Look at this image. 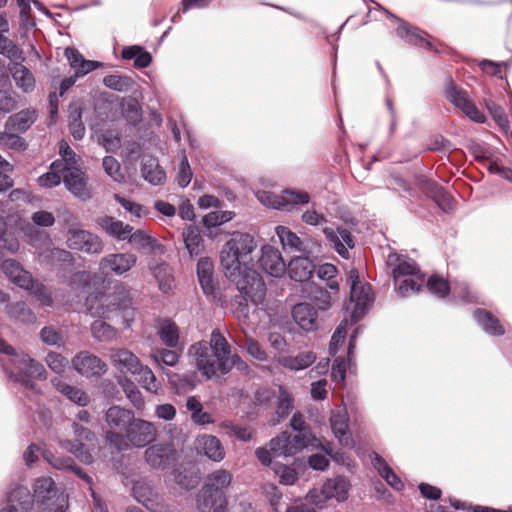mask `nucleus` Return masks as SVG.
I'll return each instance as SVG.
<instances>
[{"instance_id": "nucleus-1", "label": "nucleus", "mask_w": 512, "mask_h": 512, "mask_svg": "<svg viewBox=\"0 0 512 512\" xmlns=\"http://www.w3.org/2000/svg\"><path fill=\"white\" fill-rule=\"evenodd\" d=\"M188 354L207 379L226 375L234 366L239 370L247 368V364L238 354H232L230 344L218 329L212 331L209 342L199 341L192 344Z\"/></svg>"}, {"instance_id": "nucleus-2", "label": "nucleus", "mask_w": 512, "mask_h": 512, "mask_svg": "<svg viewBox=\"0 0 512 512\" xmlns=\"http://www.w3.org/2000/svg\"><path fill=\"white\" fill-rule=\"evenodd\" d=\"M290 426L293 429L292 433L284 431L270 440L269 445L275 454L293 456L305 448L321 446L327 454L333 456L331 445L329 443L325 446L321 445L320 440L311 432L300 412H296L292 416Z\"/></svg>"}, {"instance_id": "nucleus-3", "label": "nucleus", "mask_w": 512, "mask_h": 512, "mask_svg": "<svg viewBox=\"0 0 512 512\" xmlns=\"http://www.w3.org/2000/svg\"><path fill=\"white\" fill-rule=\"evenodd\" d=\"M257 247L254 237L248 233L235 232L224 244L220 253V262L224 274L229 279H235L239 275L241 267L249 266L252 261V253Z\"/></svg>"}, {"instance_id": "nucleus-4", "label": "nucleus", "mask_w": 512, "mask_h": 512, "mask_svg": "<svg viewBox=\"0 0 512 512\" xmlns=\"http://www.w3.org/2000/svg\"><path fill=\"white\" fill-rule=\"evenodd\" d=\"M233 474L226 469H217L207 475L197 499L200 512H227L225 490L231 485Z\"/></svg>"}, {"instance_id": "nucleus-5", "label": "nucleus", "mask_w": 512, "mask_h": 512, "mask_svg": "<svg viewBox=\"0 0 512 512\" xmlns=\"http://www.w3.org/2000/svg\"><path fill=\"white\" fill-rule=\"evenodd\" d=\"M157 429L152 422L133 418L125 433L108 431L106 438L118 450L128 449L130 446L142 448L156 439Z\"/></svg>"}, {"instance_id": "nucleus-6", "label": "nucleus", "mask_w": 512, "mask_h": 512, "mask_svg": "<svg viewBox=\"0 0 512 512\" xmlns=\"http://www.w3.org/2000/svg\"><path fill=\"white\" fill-rule=\"evenodd\" d=\"M105 307L107 309V319L111 314L121 313L122 319L127 327L134 320L135 308L129 288L120 283L113 287V291L104 297Z\"/></svg>"}, {"instance_id": "nucleus-7", "label": "nucleus", "mask_w": 512, "mask_h": 512, "mask_svg": "<svg viewBox=\"0 0 512 512\" xmlns=\"http://www.w3.org/2000/svg\"><path fill=\"white\" fill-rule=\"evenodd\" d=\"M180 456L181 452L171 441L152 444L144 452L146 463L151 468L161 471L173 468Z\"/></svg>"}, {"instance_id": "nucleus-8", "label": "nucleus", "mask_w": 512, "mask_h": 512, "mask_svg": "<svg viewBox=\"0 0 512 512\" xmlns=\"http://www.w3.org/2000/svg\"><path fill=\"white\" fill-rule=\"evenodd\" d=\"M348 276L351 281L350 301L354 303L351 316L352 321L357 322L373 301L371 286L369 284H361L357 269H351Z\"/></svg>"}, {"instance_id": "nucleus-9", "label": "nucleus", "mask_w": 512, "mask_h": 512, "mask_svg": "<svg viewBox=\"0 0 512 512\" xmlns=\"http://www.w3.org/2000/svg\"><path fill=\"white\" fill-rule=\"evenodd\" d=\"M230 280L236 283L241 294H245L253 302L260 301L265 295L266 286L262 277L249 266L241 267L239 275Z\"/></svg>"}, {"instance_id": "nucleus-10", "label": "nucleus", "mask_w": 512, "mask_h": 512, "mask_svg": "<svg viewBox=\"0 0 512 512\" xmlns=\"http://www.w3.org/2000/svg\"><path fill=\"white\" fill-rule=\"evenodd\" d=\"M259 200L271 207L283 211H291L297 205H304L310 202V195L306 191L286 189L282 194L263 193Z\"/></svg>"}, {"instance_id": "nucleus-11", "label": "nucleus", "mask_w": 512, "mask_h": 512, "mask_svg": "<svg viewBox=\"0 0 512 512\" xmlns=\"http://www.w3.org/2000/svg\"><path fill=\"white\" fill-rule=\"evenodd\" d=\"M447 99L459 110L462 111L471 121L476 123H485L486 117L475 103L470 99L466 90L451 83L446 91Z\"/></svg>"}, {"instance_id": "nucleus-12", "label": "nucleus", "mask_w": 512, "mask_h": 512, "mask_svg": "<svg viewBox=\"0 0 512 512\" xmlns=\"http://www.w3.org/2000/svg\"><path fill=\"white\" fill-rule=\"evenodd\" d=\"M66 243L70 249L89 254H99L104 248L99 236L83 229L70 228L67 231Z\"/></svg>"}, {"instance_id": "nucleus-13", "label": "nucleus", "mask_w": 512, "mask_h": 512, "mask_svg": "<svg viewBox=\"0 0 512 512\" xmlns=\"http://www.w3.org/2000/svg\"><path fill=\"white\" fill-rule=\"evenodd\" d=\"M73 368L86 378L100 377L106 373L107 364L98 356L82 351L72 358Z\"/></svg>"}, {"instance_id": "nucleus-14", "label": "nucleus", "mask_w": 512, "mask_h": 512, "mask_svg": "<svg viewBox=\"0 0 512 512\" xmlns=\"http://www.w3.org/2000/svg\"><path fill=\"white\" fill-rule=\"evenodd\" d=\"M137 256L132 253H112L103 257L99 262L102 272L122 275L136 265Z\"/></svg>"}, {"instance_id": "nucleus-15", "label": "nucleus", "mask_w": 512, "mask_h": 512, "mask_svg": "<svg viewBox=\"0 0 512 512\" xmlns=\"http://www.w3.org/2000/svg\"><path fill=\"white\" fill-rule=\"evenodd\" d=\"M323 233L336 252L341 257L348 259L350 256L349 249H352L355 246L354 236L350 230L345 227H337L336 229L326 227L323 229Z\"/></svg>"}, {"instance_id": "nucleus-16", "label": "nucleus", "mask_w": 512, "mask_h": 512, "mask_svg": "<svg viewBox=\"0 0 512 512\" xmlns=\"http://www.w3.org/2000/svg\"><path fill=\"white\" fill-rule=\"evenodd\" d=\"M259 265L266 273L274 277L282 276L287 268L281 252L271 245L262 247Z\"/></svg>"}, {"instance_id": "nucleus-17", "label": "nucleus", "mask_w": 512, "mask_h": 512, "mask_svg": "<svg viewBox=\"0 0 512 512\" xmlns=\"http://www.w3.org/2000/svg\"><path fill=\"white\" fill-rule=\"evenodd\" d=\"M63 182L66 188L76 197L83 200L90 198L87 177L78 167H68L64 171Z\"/></svg>"}, {"instance_id": "nucleus-18", "label": "nucleus", "mask_w": 512, "mask_h": 512, "mask_svg": "<svg viewBox=\"0 0 512 512\" xmlns=\"http://www.w3.org/2000/svg\"><path fill=\"white\" fill-rule=\"evenodd\" d=\"M1 268L9 280L20 288H33L34 280L31 273L23 269L18 261L14 259H6L2 262Z\"/></svg>"}, {"instance_id": "nucleus-19", "label": "nucleus", "mask_w": 512, "mask_h": 512, "mask_svg": "<svg viewBox=\"0 0 512 512\" xmlns=\"http://www.w3.org/2000/svg\"><path fill=\"white\" fill-rule=\"evenodd\" d=\"M197 276L203 293L216 297L217 283L214 280V264L209 257H202L197 263Z\"/></svg>"}, {"instance_id": "nucleus-20", "label": "nucleus", "mask_w": 512, "mask_h": 512, "mask_svg": "<svg viewBox=\"0 0 512 512\" xmlns=\"http://www.w3.org/2000/svg\"><path fill=\"white\" fill-rule=\"evenodd\" d=\"M292 317L301 329L306 332L318 328V314L314 306L303 302L296 304L292 309Z\"/></svg>"}, {"instance_id": "nucleus-21", "label": "nucleus", "mask_w": 512, "mask_h": 512, "mask_svg": "<svg viewBox=\"0 0 512 512\" xmlns=\"http://www.w3.org/2000/svg\"><path fill=\"white\" fill-rule=\"evenodd\" d=\"M387 265L391 268L396 281L401 277L415 276L421 272L415 260L397 253L389 254Z\"/></svg>"}, {"instance_id": "nucleus-22", "label": "nucleus", "mask_w": 512, "mask_h": 512, "mask_svg": "<svg viewBox=\"0 0 512 512\" xmlns=\"http://www.w3.org/2000/svg\"><path fill=\"white\" fill-rule=\"evenodd\" d=\"M38 113L34 108L23 109L11 115L5 122V129L10 132L24 133L37 120Z\"/></svg>"}, {"instance_id": "nucleus-23", "label": "nucleus", "mask_w": 512, "mask_h": 512, "mask_svg": "<svg viewBox=\"0 0 512 512\" xmlns=\"http://www.w3.org/2000/svg\"><path fill=\"white\" fill-rule=\"evenodd\" d=\"M196 448L210 460L220 462L225 457V450L220 440L213 435L204 434L196 439Z\"/></svg>"}, {"instance_id": "nucleus-24", "label": "nucleus", "mask_w": 512, "mask_h": 512, "mask_svg": "<svg viewBox=\"0 0 512 512\" xmlns=\"http://www.w3.org/2000/svg\"><path fill=\"white\" fill-rule=\"evenodd\" d=\"M111 361L119 371L132 375L142 365L140 359L133 352L125 348L112 350Z\"/></svg>"}, {"instance_id": "nucleus-25", "label": "nucleus", "mask_w": 512, "mask_h": 512, "mask_svg": "<svg viewBox=\"0 0 512 512\" xmlns=\"http://www.w3.org/2000/svg\"><path fill=\"white\" fill-rule=\"evenodd\" d=\"M73 429L76 441L74 443L69 442L70 452L80 457L82 461L90 462L92 456L87 451L84 452L85 442H93L95 440V434L88 428L76 423L73 424Z\"/></svg>"}, {"instance_id": "nucleus-26", "label": "nucleus", "mask_w": 512, "mask_h": 512, "mask_svg": "<svg viewBox=\"0 0 512 512\" xmlns=\"http://www.w3.org/2000/svg\"><path fill=\"white\" fill-rule=\"evenodd\" d=\"M291 279L299 282L308 281L315 270V265L309 257L298 256L293 258L287 268Z\"/></svg>"}, {"instance_id": "nucleus-27", "label": "nucleus", "mask_w": 512, "mask_h": 512, "mask_svg": "<svg viewBox=\"0 0 512 512\" xmlns=\"http://www.w3.org/2000/svg\"><path fill=\"white\" fill-rule=\"evenodd\" d=\"M33 508L31 493L26 488H18L11 492L8 505L0 512H30Z\"/></svg>"}, {"instance_id": "nucleus-28", "label": "nucleus", "mask_w": 512, "mask_h": 512, "mask_svg": "<svg viewBox=\"0 0 512 512\" xmlns=\"http://www.w3.org/2000/svg\"><path fill=\"white\" fill-rule=\"evenodd\" d=\"M97 224L109 236L118 240H126L129 234L133 231V227L131 225L124 224L122 221L107 215L99 217L97 219Z\"/></svg>"}, {"instance_id": "nucleus-29", "label": "nucleus", "mask_w": 512, "mask_h": 512, "mask_svg": "<svg viewBox=\"0 0 512 512\" xmlns=\"http://www.w3.org/2000/svg\"><path fill=\"white\" fill-rule=\"evenodd\" d=\"M349 482L344 477L328 479L322 486L321 493L325 499L335 498L337 501H345L348 498Z\"/></svg>"}, {"instance_id": "nucleus-30", "label": "nucleus", "mask_w": 512, "mask_h": 512, "mask_svg": "<svg viewBox=\"0 0 512 512\" xmlns=\"http://www.w3.org/2000/svg\"><path fill=\"white\" fill-rule=\"evenodd\" d=\"M473 316L483 330L493 336H502L505 333L503 325L499 319L491 312L483 308H477Z\"/></svg>"}, {"instance_id": "nucleus-31", "label": "nucleus", "mask_w": 512, "mask_h": 512, "mask_svg": "<svg viewBox=\"0 0 512 512\" xmlns=\"http://www.w3.org/2000/svg\"><path fill=\"white\" fill-rule=\"evenodd\" d=\"M9 70L17 85L24 93H30L35 88V78L32 72L22 62H15L9 66Z\"/></svg>"}, {"instance_id": "nucleus-32", "label": "nucleus", "mask_w": 512, "mask_h": 512, "mask_svg": "<svg viewBox=\"0 0 512 512\" xmlns=\"http://www.w3.org/2000/svg\"><path fill=\"white\" fill-rule=\"evenodd\" d=\"M134 417L131 410L116 405L110 407L105 414V420L110 428L124 429V431Z\"/></svg>"}, {"instance_id": "nucleus-33", "label": "nucleus", "mask_w": 512, "mask_h": 512, "mask_svg": "<svg viewBox=\"0 0 512 512\" xmlns=\"http://www.w3.org/2000/svg\"><path fill=\"white\" fill-rule=\"evenodd\" d=\"M141 173L143 178L152 185H162L166 180V173L155 157L144 159Z\"/></svg>"}, {"instance_id": "nucleus-34", "label": "nucleus", "mask_w": 512, "mask_h": 512, "mask_svg": "<svg viewBox=\"0 0 512 512\" xmlns=\"http://www.w3.org/2000/svg\"><path fill=\"white\" fill-rule=\"evenodd\" d=\"M316 358V354L313 351H304L295 356H282L278 362L286 369L298 371L311 366L316 361Z\"/></svg>"}, {"instance_id": "nucleus-35", "label": "nucleus", "mask_w": 512, "mask_h": 512, "mask_svg": "<svg viewBox=\"0 0 512 512\" xmlns=\"http://www.w3.org/2000/svg\"><path fill=\"white\" fill-rule=\"evenodd\" d=\"M17 368L26 378L46 379L45 367L27 354H22L17 360Z\"/></svg>"}, {"instance_id": "nucleus-36", "label": "nucleus", "mask_w": 512, "mask_h": 512, "mask_svg": "<svg viewBox=\"0 0 512 512\" xmlns=\"http://www.w3.org/2000/svg\"><path fill=\"white\" fill-rule=\"evenodd\" d=\"M126 240L134 249L142 253H152L156 248L160 247L155 238L141 229L132 231Z\"/></svg>"}, {"instance_id": "nucleus-37", "label": "nucleus", "mask_w": 512, "mask_h": 512, "mask_svg": "<svg viewBox=\"0 0 512 512\" xmlns=\"http://www.w3.org/2000/svg\"><path fill=\"white\" fill-rule=\"evenodd\" d=\"M182 236L191 257L199 256L203 252L205 248L204 239L199 228L190 225L184 229Z\"/></svg>"}, {"instance_id": "nucleus-38", "label": "nucleus", "mask_w": 512, "mask_h": 512, "mask_svg": "<svg viewBox=\"0 0 512 512\" xmlns=\"http://www.w3.org/2000/svg\"><path fill=\"white\" fill-rule=\"evenodd\" d=\"M52 382L56 390L66 396L70 401L80 406L88 405L90 398L83 389L71 386L60 379H54Z\"/></svg>"}, {"instance_id": "nucleus-39", "label": "nucleus", "mask_w": 512, "mask_h": 512, "mask_svg": "<svg viewBox=\"0 0 512 512\" xmlns=\"http://www.w3.org/2000/svg\"><path fill=\"white\" fill-rule=\"evenodd\" d=\"M57 493L55 483L50 477H42L36 480L34 484V494L32 499L45 505L46 502L52 499Z\"/></svg>"}, {"instance_id": "nucleus-40", "label": "nucleus", "mask_w": 512, "mask_h": 512, "mask_svg": "<svg viewBox=\"0 0 512 512\" xmlns=\"http://www.w3.org/2000/svg\"><path fill=\"white\" fill-rule=\"evenodd\" d=\"M373 465L377 469L380 476L383 477L392 488H394L397 491L403 489V482L395 474V472L392 470V468L388 465V463L382 456L375 454V457L373 459Z\"/></svg>"}, {"instance_id": "nucleus-41", "label": "nucleus", "mask_w": 512, "mask_h": 512, "mask_svg": "<svg viewBox=\"0 0 512 512\" xmlns=\"http://www.w3.org/2000/svg\"><path fill=\"white\" fill-rule=\"evenodd\" d=\"M117 382L120 385V387L122 388L126 397L132 403V405L138 410L143 409L145 406V401H144L141 391L139 390L137 385L134 383V381H132L127 376H121L117 379Z\"/></svg>"}, {"instance_id": "nucleus-42", "label": "nucleus", "mask_w": 512, "mask_h": 512, "mask_svg": "<svg viewBox=\"0 0 512 512\" xmlns=\"http://www.w3.org/2000/svg\"><path fill=\"white\" fill-rule=\"evenodd\" d=\"M157 334L167 347L176 348L178 346L179 328L172 320L165 319L161 321Z\"/></svg>"}, {"instance_id": "nucleus-43", "label": "nucleus", "mask_w": 512, "mask_h": 512, "mask_svg": "<svg viewBox=\"0 0 512 512\" xmlns=\"http://www.w3.org/2000/svg\"><path fill=\"white\" fill-rule=\"evenodd\" d=\"M121 55L125 60L134 59V66L136 68H146L152 62L151 54L138 45L125 47L122 50Z\"/></svg>"}, {"instance_id": "nucleus-44", "label": "nucleus", "mask_w": 512, "mask_h": 512, "mask_svg": "<svg viewBox=\"0 0 512 512\" xmlns=\"http://www.w3.org/2000/svg\"><path fill=\"white\" fill-rule=\"evenodd\" d=\"M331 428L340 444L345 447H353L354 441L349 433L347 421L343 415H334L331 417Z\"/></svg>"}, {"instance_id": "nucleus-45", "label": "nucleus", "mask_w": 512, "mask_h": 512, "mask_svg": "<svg viewBox=\"0 0 512 512\" xmlns=\"http://www.w3.org/2000/svg\"><path fill=\"white\" fill-rule=\"evenodd\" d=\"M65 164L61 160H55L50 166V171L38 178L41 187L52 188L60 184L64 177Z\"/></svg>"}, {"instance_id": "nucleus-46", "label": "nucleus", "mask_w": 512, "mask_h": 512, "mask_svg": "<svg viewBox=\"0 0 512 512\" xmlns=\"http://www.w3.org/2000/svg\"><path fill=\"white\" fill-rule=\"evenodd\" d=\"M277 235L284 248L307 253V246L294 232L284 226L277 227Z\"/></svg>"}, {"instance_id": "nucleus-47", "label": "nucleus", "mask_w": 512, "mask_h": 512, "mask_svg": "<svg viewBox=\"0 0 512 512\" xmlns=\"http://www.w3.org/2000/svg\"><path fill=\"white\" fill-rule=\"evenodd\" d=\"M136 376L138 383L148 392L157 394L160 388V382L157 380L153 371L142 364L140 368L133 374Z\"/></svg>"}, {"instance_id": "nucleus-48", "label": "nucleus", "mask_w": 512, "mask_h": 512, "mask_svg": "<svg viewBox=\"0 0 512 512\" xmlns=\"http://www.w3.org/2000/svg\"><path fill=\"white\" fill-rule=\"evenodd\" d=\"M0 54L7 57L12 63L25 61L23 50L4 34H0Z\"/></svg>"}, {"instance_id": "nucleus-49", "label": "nucleus", "mask_w": 512, "mask_h": 512, "mask_svg": "<svg viewBox=\"0 0 512 512\" xmlns=\"http://www.w3.org/2000/svg\"><path fill=\"white\" fill-rule=\"evenodd\" d=\"M427 290L438 298L444 299L450 294L449 281L439 274H432L426 281Z\"/></svg>"}, {"instance_id": "nucleus-50", "label": "nucleus", "mask_w": 512, "mask_h": 512, "mask_svg": "<svg viewBox=\"0 0 512 512\" xmlns=\"http://www.w3.org/2000/svg\"><path fill=\"white\" fill-rule=\"evenodd\" d=\"M152 274L158 281L159 289L167 293L173 287V276L171 274V268L166 263H161L152 268Z\"/></svg>"}, {"instance_id": "nucleus-51", "label": "nucleus", "mask_w": 512, "mask_h": 512, "mask_svg": "<svg viewBox=\"0 0 512 512\" xmlns=\"http://www.w3.org/2000/svg\"><path fill=\"white\" fill-rule=\"evenodd\" d=\"M104 297H106V294L102 292L90 293L87 296L85 306L92 316L107 318V309L103 300Z\"/></svg>"}, {"instance_id": "nucleus-52", "label": "nucleus", "mask_w": 512, "mask_h": 512, "mask_svg": "<svg viewBox=\"0 0 512 512\" xmlns=\"http://www.w3.org/2000/svg\"><path fill=\"white\" fill-rule=\"evenodd\" d=\"M424 283L425 275L422 272L417 273L415 276H409V278L402 280L399 283L398 292L403 297L410 296L419 292Z\"/></svg>"}, {"instance_id": "nucleus-53", "label": "nucleus", "mask_w": 512, "mask_h": 512, "mask_svg": "<svg viewBox=\"0 0 512 512\" xmlns=\"http://www.w3.org/2000/svg\"><path fill=\"white\" fill-rule=\"evenodd\" d=\"M40 256L47 264L50 265H54L56 263H72L74 261V257L71 252L56 247L45 249L41 252Z\"/></svg>"}, {"instance_id": "nucleus-54", "label": "nucleus", "mask_w": 512, "mask_h": 512, "mask_svg": "<svg viewBox=\"0 0 512 512\" xmlns=\"http://www.w3.org/2000/svg\"><path fill=\"white\" fill-rule=\"evenodd\" d=\"M91 332L99 341H109L116 336V330L103 320H95L91 325Z\"/></svg>"}, {"instance_id": "nucleus-55", "label": "nucleus", "mask_w": 512, "mask_h": 512, "mask_svg": "<svg viewBox=\"0 0 512 512\" xmlns=\"http://www.w3.org/2000/svg\"><path fill=\"white\" fill-rule=\"evenodd\" d=\"M248 296L245 294L236 295L231 301V308L234 316L242 322H246L249 316Z\"/></svg>"}, {"instance_id": "nucleus-56", "label": "nucleus", "mask_w": 512, "mask_h": 512, "mask_svg": "<svg viewBox=\"0 0 512 512\" xmlns=\"http://www.w3.org/2000/svg\"><path fill=\"white\" fill-rule=\"evenodd\" d=\"M103 83L106 87L119 92L128 91L133 85L130 77L120 75H107L103 78Z\"/></svg>"}, {"instance_id": "nucleus-57", "label": "nucleus", "mask_w": 512, "mask_h": 512, "mask_svg": "<svg viewBox=\"0 0 512 512\" xmlns=\"http://www.w3.org/2000/svg\"><path fill=\"white\" fill-rule=\"evenodd\" d=\"M309 297L321 310H327L331 306V295L323 287L311 286Z\"/></svg>"}, {"instance_id": "nucleus-58", "label": "nucleus", "mask_w": 512, "mask_h": 512, "mask_svg": "<svg viewBox=\"0 0 512 512\" xmlns=\"http://www.w3.org/2000/svg\"><path fill=\"white\" fill-rule=\"evenodd\" d=\"M337 268L335 265L330 263H325L321 265L317 270V275L320 279L327 281V286L335 291H338L339 284L337 282L336 275H337Z\"/></svg>"}, {"instance_id": "nucleus-59", "label": "nucleus", "mask_w": 512, "mask_h": 512, "mask_svg": "<svg viewBox=\"0 0 512 512\" xmlns=\"http://www.w3.org/2000/svg\"><path fill=\"white\" fill-rule=\"evenodd\" d=\"M434 188L438 191V194H436L433 200L439 206V208L445 212L453 211L457 204L454 197L449 194L442 186H434Z\"/></svg>"}, {"instance_id": "nucleus-60", "label": "nucleus", "mask_w": 512, "mask_h": 512, "mask_svg": "<svg viewBox=\"0 0 512 512\" xmlns=\"http://www.w3.org/2000/svg\"><path fill=\"white\" fill-rule=\"evenodd\" d=\"M233 216L231 211H213L203 217V224L208 228L219 226L230 221Z\"/></svg>"}, {"instance_id": "nucleus-61", "label": "nucleus", "mask_w": 512, "mask_h": 512, "mask_svg": "<svg viewBox=\"0 0 512 512\" xmlns=\"http://www.w3.org/2000/svg\"><path fill=\"white\" fill-rule=\"evenodd\" d=\"M54 467L57 469L67 468L72 470L79 478L83 479L89 486L92 485V478L84 472L80 467H78L72 458L66 459H56L54 463H52Z\"/></svg>"}, {"instance_id": "nucleus-62", "label": "nucleus", "mask_w": 512, "mask_h": 512, "mask_svg": "<svg viewBox=\"0 0 512 512\" xmlns=\"http://www.w3.org/2000/svg\"><path fill=\"white\" fill-rule=\"evenodd\" d=\"M485 106H486L487 110L489 111L490 115L492 116V118L495 120V122L500 127L508 126L509 121H508L507 115H506L504 109L500 105L496 104L491 99H486Z\"/></svg>"}, {"instance_id": "nucleus-63", "label": "nucleus", "mask_w": 512, "mask_h": 512, "mask_svg": "<svg viewBox=\"0 0 512 512\" xmlns=\"http://www.w3.org/2000/svg\"><path fill=\"white\" fill-rule=\"evenodd\" d=\"M157 364L175 366L179 360V354L174 350L159 349L151 356Z\"/></svg>"}, {"instance_id": "nucleus-64", "label": "nucleus", "mask_w": 512, "mask_h": 512, "mask_svg": "<svg viewBox=\"0 0 512 512\" xmlns=\"http://www.w3.org/2000/svg\"><path fill=\"white\" fill-rule=\"evenodd\" d=\"M105 172L115 181L123 178L120 163L113 156H105L102 162Z\"/></svg>"}]
</instances>
